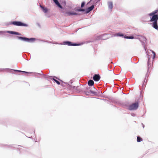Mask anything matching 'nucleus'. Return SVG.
I'll return each instance as SVG.
<instances>
[{
  "instance_id": "obj_6",
  "label": "nucleus",
  "mask_w": 158,
  "mask_h": 158,
  "mask_svg": "<svg viewBox=\"0 0 158 158\" xmlns=\"http://www.w3.org/2000/svg\"><path fill=\"white\" fill-rule=\"evenodd\" d=\"M63 44H67L68 46H77L79 45L76 44H73L72 42L69 41L64 42Z\"/></svg>"
},
{
  "instance_id": "obj_11",
  "label": "nucleus",
  "mask_w": 158,
  "mask_h": 158,
  "mask_svg": "<svg viewBox=\"0 0 158 158\" xmlns=\"http://www.w3.org/2000/svg\"><path fill=\"white\" fill-rule=\"evenodd\" d=\"M53 1L55 2L56 4L61 9L63 8L61 6L60 4L59 3L58 1L57 0H53Z\"/></svg>"
},
{
  "instance_id": "obj_18",
  "label": "nucleus",
  "mask_w": 158,
  "mask_h": 158,
  "mask_svg": "<svg viewBox=\"0 0 158 158\" xmlns=\"http://www.w3.org/2000/svg\"><path fill=\"white\" fill-rule=\"evenodd\" d=\"M53 80H54L55 82L58 84V85H60V83L59 81H58L56 80L54 78H53Z\"/></svg>"
},
{
  "instance_id": "obj_12",
  "label": "nucleus",
  "mask_w": 158,
  "mask_h": 158,
  "mask_svg": "<svg viewBox=\"0 0 158 158\" xmlns=\"http://www.w3.org/2000/svg\"><path fill=\"white\" fill-rule=\"evenodd\" d=\"M108 6L109 8L110 9H112L113 8V3L112 2H109L108 3Z\"/></svg>"
},
{
  "instance_id": "obj_26",
  "label": "nucleus",
  "mask_w": 158,
  "mask_h": 158,
  "mask_svg": "<svg viewBox=\"0 0 158 158\" xmlns=\"http://www.w3.org/2000/svg\"><path fill=\"white\" fill-rule=\"evenodd\" d=\"M8 32L10 34H14V31H9Z\"/></svg>"
},
{
  "instance_id": "obj_2",
  "label": "nucleus",
  "mask_w": 158,
  "mask_h": 158,
  "mask_svg": "<svg viewBox=\"0 0 158 158\" xmlns=\"http://www.w3.org/2000/svg\"><path fill=\"white\" fill-rule=\"evenodd\" d=\"M11 24L14 25L18 26H23L26 27L27 25L25 23H23L19 21H13L11 23Z\"/></svg>"
},
{
  "instance_id": "obj_19",
  "label": "nucleus",
  "mask_w": 158,
  "mask_h": 158,
  "mask_svg": "<svg viewBox=\"0 0 158 158\" xmlns=\"http://www.w3.org/2000/svg\"><path fill=\"white\" fill-rule=\"evenodd\" d=\"M14 34L16 35H20L21 34L18 32H15L14 31Z\"/></svg>"
},
{
  "instance_id": "obj_8",
  "label": "nucleus",
  "mask_w": 158,
  "mask_h": 158,
  "mask_svg": "<svg viewBox=\"0 0 158 158\" xmlns=\"http://www.w3.org/2000/svg\"><path fill=\"white\" fill-rule=\"evenodd\" d=\"M100 78V76L97 74H95L93 77V79L95 81H98Z\"/></svg>"
},
{
  "instance_id": "obj_7",
  "label": "nucleus",
  "mask_w": 158,
  "mask_h": 158,
  "mask_svg": "<svg viewBox=\"0 0 158 158\" xmlns=\"http://www.w3.org/2000/svg\"><path fill=\"white\" fill-rule=\"evenodd\" d=\"M148 71H149L151 68L152 66V65L151 63V62L149 61V58L148 57Z\"/></svg>"
},
{
  "instance_id": "obj_24",
  "label": "nucleus",
  "mask_w": 158,
  "mask_h": 158,
  "mask_svg": "<svg viewBox=\"0 0 158 158\" xmlns=\"http://www.w3.org/2000/svg\"><path fill=\"white\" fill-rule=\"evenodd\" d=\"M117 35L118 36H123V34H120V33H118Z\"/></svg>"
},
{
  "instance_id": "obj_1",
  "label": "nucleus",
  "mask_w": 158,
  "mask_h": 158,
  "mask_svg": "<svg viewBox=\"0 0 158 158\" xmlns=\"http://www.w3.org/2000/svg\"><path fill=\"white\" fill-rule=\"evenodd\" d=\"M139 103L138 102L133 103L130 105L128 108L129 110H136L139 107Z\"/></svg>"
},
{
  "instance_id": "obj_23",
  "label": "nucleus",
  "mask_w": 158,
  "mask_h": 158,
  "mask_svg": "<svg viewBox=\"0 0 158 158\" xmlns=\"http://www.w3.org/2000/svg\"><path fill=\"white\" fill-rule=\"evenodd\" d=\"M42 7L43 9L45 12H46L47 11V9L46 8H44L43 7Z\"/></svg>"
},
{
  "instance_id": "obj_21",
  "label": "nucleus",
  "mask_w": 158,
  "mask_h": 158,
  "mask_svg": "<svg viewBox=\"0 0 158 158\" xmlns=\"http://www.w3.org/2000/svg\"><path fill=\"white\" fill-rule=\"evenodd\" d=\"M85 5V2H82V3H81V8L83 7Z\"/></svg>"
},
{
  "instance_id": "obj_17",
  "label": "nucleus",
  "mask_w": 158,
  "mask_h": 158,
  "mask_svg": "<svg viewBox=\"0 0 158 158\" xmlns=\"http://www.w3.org/2000/svg\"><path fill=\"white\" fill-rule=\"evenodd\" d=\"M76 11H85V10L83 9H79L76 10Z\"/></svg>"
},
{
  "instance_id": "obj_25",
  "label": "nucleus",
  "mask_w": 158,
  "mask_h": 158,
  "mask_svg": "<svg viewBox=\"0 0 158 158\" xmlns=\"http://www.w3.org/2000/svg\"><path fill=\"white\" fill-rule=\"evenodd\" d=\"M129 39H133L134 37L133 36H129Z\"/></svg>"
},
{
  "instance_id": "obj_20",
  "label": "nucleus",
  "mask_w": 158,
  "mask_h": 158,
  "mask_svg": "<svg viewBox=\"0 0 158 158\" xmlns=\"http://www.w3.org/2000/svg\"><path fill=\"white\" fill-rule=\"evenodd\" d=\"M152 53H153V59H154L155 58V57L156 54H155V52L154 51H152Z\"/></svg>"
},
{
  "instance_id": "obj_28",
  "label": "nucleus",
  "mask_w": 158,
  "mask_h": 158,
  "mask_svg": "<svg viewBox=\"0 0 158 158\" xmlns=\"http://www.w3.org/2000/svg\"><path fill=\"white\" fill-rule=\"evenodd\" d=\"M3 33V32L2 31H0V34H2Z\"/></svg>"
},
{
  "instance_id": "obj_15",
  "label": "nucleus",
  "mask_w": 158,
  "mask_h": 158,
  "mask_svg": "<svg viewBox=\"0 0 158 158\" xmlns=\"http://www.w3.org/2000/svg\"><path fill=\"white\" fill-rule=\"evenodd\" d=\"M15 71H18V72H23V73H26L27 74H30L31 73H30V72H25V71H23L18 70H15Z\"/></svg>"
},
{
  "instance_id": "obj_9",
  "label": "nucleus",
  "mask_w": 158,
  "mask_h": 158,
  "mask_svg": "<svg viewBox=\"0 0 158 158\" xmlns=\"http://www.w3.org/2000/svg\"><path fill=\"white\" fill-rule=\"evenodd\" d=\"M152 26L153 28H154L156 29H158V27L157 22H153L152 23Z\"/></svg>"
},
{
  "instance_id": "obj_29",
  "label": "nucleus",
  "mask_w": 158,
  "mask_h": 158,
  "mask_svg": "<svg viewBox=\"0 0 158 158\" xmlns=\"http://www.w3.org/2000/svg\"><path fill=\"white\" fill-rule=\"evenodd\" d=\"M91 93L93 94H94V93H95V92H94V91H91Z\"/></svg>"
},
{
  "instance_id": "obj_13",
  "label": "nucleus",
  "mask_w": 158,
  "mask_h": 158,
  "mask_svg": "<svg viewBox=\"0 0 158 158\" xmlns=\"http://www.w3.org/2000/svg\"><path fill=\"white\" fill-rule=\"evenodd\" d=\"M88 84L89 86H92L94 84V82L92 80H89L88 82Z\"/></svg>"
},
{
  "instance_id": "obj_10",
  "label": "nucleus",
  "mask_w": 158,
  "mask_h": 158,
  "mask_svg": "<svg viewBox=\"0 0 158 158\" xmlns=\"http://www.w3.org/2000/svg\"><path fill=\"white\" fill-rule=\"evenodd\" d=\"M94 5H93L91 6L90 7L87 8L86 10V13H89L90 11H91L94 8Z\"/></svg>"
},
{
  "instance_id": "obj_4",
  "label": "nucleus",
  "mask_w": 158,
  "mask_h": 158,
  "mask_svg": "<svg viewBox=\"0 0 158 158\" xmlns=\"http://www.w3.org/2000/svg\"><path fill=\"white\" fill-rule=\"evenodd\" d=\"M17 37L19 40H23L26 41H33L34 40L33 39H28L25 37H21V36H17Z\"/></svg>"
},
{
  "instance_id": "obj_5",
  "label": "nucleus",
  "mask_w": 158,
  "mask_h": 158,
  "mask_svg": "<svg viewBox=\"0 0 158 158\" xmlns=\"http://www.w3.org/2000/svg\"><path fill=\"white\" fill-rule=\"evenodd\" d=\"M150 20V22H157L158 20V15H153Z\"/></svg>"
},
{
  "instance_id": "obj_27",
  "label": "nucleus",
  "mask_w": 158,
  "mask_h": 158,
  "mask_svg": "<svg viewBox=\"0 0 158 158\" xmlns=\"http://www.w3.org/2000/svg\"><path fill=\"white\" fill-rule=\"evenodd\" d=\"M129 36H125V37H124V38H126V39H129Z\"/></svg>"
},
{
  "instance_id": "obj_16",
  "label": "nucleus",
  "mask_w": 158,
  "mask_h": 158,
  "mask_svg": "<svg viewBox=\"0 0 158 158\" xmlns=\"http://www.w3.org/2000/svg\"><path fill=\"white\" fill-rule=\"evenodd\" d=\"M142 139L139 137L138 136L137 139V141L138 142L142 141Z\"/></svg>"
},
{
  "instance_id": "obj_3",
  "label": "nucleus",
  "mask_w": 158,
  "mask_h": 158,
  "mask_svg": "<svg viewBox=\"0 0 158 158\" xmlns=\"http://www.w3.org/2000/svg\"><path fill=\"white\" fill-rule=\"evenodd\" d=\"M62 12L64 13V15L65 16H69L70 15H78V14L77 13L74 12H68L66 11L65 12H64L63 11H62Z\"/></svg>"
},
{
  "instance_id": "obj_22",
  "label": "nucleus",
  "mask_w": 158,
  "mask_h": 158,
  "mask_svg": "<svg viewBox=\"0 0 158 158\" xmlns=\"http://www.w3.org/2000/svg\"><path fill=\"white\" fill-rule=\"evenodd\" d=\"M78 88V87H76L75 86L71 87V89H73L75 90L77 88Z\"/></svg>"
},
{
  "instance_id": "obj_14",
  "label": "nucleus",
  "mask_w": 158,
  "mask_h": 158,
  "mask_svg": "<svg viewBox=\"0 0 158 158\" xmlns=\"http://www.w3.org/2000/svg\"><path fill=\"white\" fill-rule=\"evenodd\" d=\"M158 10H156L149 14L148 15L149 16H152L153 15H156L155 14L158 12Z\"/></svg>"
}]
</instances>
